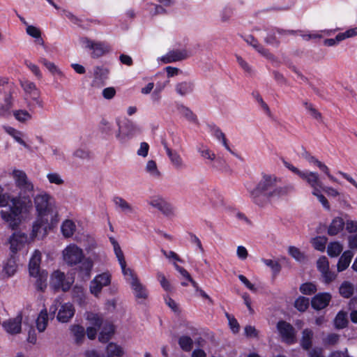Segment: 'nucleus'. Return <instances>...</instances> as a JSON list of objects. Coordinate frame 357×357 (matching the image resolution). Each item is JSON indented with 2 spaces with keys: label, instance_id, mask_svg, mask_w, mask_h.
<instances>
[{
  "label": "nucleus",
  "instance_id": "50",
  "mask_svg": "<svg viewBox=\"0 0 357 357\" xmlns=\"http://www.w3.org/2000/svg\"><path fill=\"white\" fill-rule=\"evenodd\" d=\"M113 125L111 123L108 122L107 120L102 119L100 121V130L102 133L107 135H112L113 133Z\"/></svg>",
  "mask_w": 357,
  "mask_h": 357
},
{
  "label": "nucleus",
  "instance_id": "61",
  "mask_svg": "<svg viewBox=\"0 0 357 357\" xmlns=\"http://www.w3.org/2000/svg\"><path fill=\"white\" fill-rule=\"evenodd\" d=\"M60 305H61L60 301L59 300L56 299L54 301L53 303L50 307L48 316H50V317L51 319L54 318L56 312L59 311Z\"/></svg>",
  "mask_w": 357,
  "mask_h": 357
},
{
  "label": "nucleus",
  "instance_id": "19",
  "mask_svg": "<svg viewBox=\"0 0 357 357\" xmlns=\"http://www.w3.org/2000/svg\"><path fill=\"white\" fill-rule=\"evenodd\" d=\"M299 177L305 180L312 188H322L323 183L320 181L319 174L317 172L309 171L302 172Z\"/></svg>",
  "mask_w": 357,
  "mask_h": 357
},
{
  "label": "nucleus",
  "instance_id": "34",
  "mask_svg": "<svg viewBox=\"0 0 357 357\" xmlns=\"http://www.w3.org/2000/svg\"><path fill=\"white\" fill-rule=\"evenodd\" d=\"M106 352L108 357H121L123 355V351L121 347L114 342H109L106 348Z\"/></svg>",
  "mask_w": 357,
  "mask_h": 357
},
{
  "label": "nucleus",
  "instance_id": "16",
  "mask_svg": "<svg viewBox=\"0 0 357 357\" xmlns=\"http://www.w3.org/2000/svg\"><path fill=\"white\" fill-rule=\"evenodd\" d=\"M41 253L36 250L31 257L29 263V273L31 277L38 275L42 272L40 269Z\"/></svg>",
  "mask_w": 357,
  "mask_h": 357
},
{
  "label": "nucleus",
  "instance_id": "39",
  "mask_svg": "<svg viewBox=\"0 0 357 357\" xmlns=\"http://www.w3.org/2000/svg\"><path fill=\"white\" fill-rule=\"evenodd\" d=\"M12 99L10 96H6L3 99L4 104L0 103V117H4L9 114L10 109L13 106Z\"/></svg>",
  "mask_w": 357,
  "mask_h": 357
},
{
  "label": "nucleus",
  "instance_id": "56",
  "mask_svg": "<svg viewBox=\"0 0 357 357\" xmlns=\"http://www.w3.org/2000/svg\"><path fill=\"white\" fill-rule=\"evenodd\" d=\"M87 320L90 321L92 324L100 328L102 324V319L96 314L89 313L86 317Z\"/></svg>",
  "mask_w": 357,
  "mask_h": 357
},
{
  "label": "nucleus",
  "instance_id": "18",
  "mask_svg": "<svg viewBox=\"0 0 357 357\" xmlns=\"http://www.w3.org/2000/svg\"><path fill=\"white\" fill-rule=\"evenodd\" d=\"M130 284L135 296L137 299H146L148 297V291L146 287L139 282L137 278H132V281H130Z\"/></svg>",
  "mask_w": 357,
  "mask_h": 357
},
{
  "label": "nucleus",
  "instance_id": "54",
  "mask_svg": "<svg viewBox=\"0 0 357 357\" xmlns=\"http://www.w3.org/2000/svg\"><path fill=\"white\" fill-rule=\"evenodd\" d=\"M317 266L319 271L321 273L329 269V263L325 256L321 257L317 261Z\"/></svg>",
  "mask_w": 357,
  "mask_h": 357
},
{
  "label": "nucleus",
  "instance_id": "62",
  "mask_svg": "<svg viewBox=\"0 0 357 357\" xmlns=\"http://www.w3.org/2000/svg\"><path fill=\"white\" fill-rule=\"evenodd\" d=\"M252 96L255 98L257 101L261 105V106L266 111V112L268 115H270L271 114L270 109H269L268 105L263 100V99H262L261 96H260V94L259 93V92H257V91L255 92L254 91L252 93Z\"/></svg>",
  "mask_w": 357,
  "mask_h": 357
},
{
  "label": "nucleus",
  "instance_id": "13",
  "mask_svg": "<svg viewBox=\"0 0 357 357\" xmlns=\"http://www.w3.org/2000/svg\"><path fill=\"white\" fill-rule=\"evenodd\" d=\"M331 298L329 293H319L312 298L311 305L314 310H322L328 305Z\"/></svg>",
  "mask_w": 357,
  "mask_h": 357
},
{
  "label": "nucleus",
  "instance_id": "27",
  "mask_svg": "<svg viewBox=\"0 0 357 357\" xmlns=\"http://www.w3.org/2000/svg\"><path fill=\"white\" fill-rule=\"evenodd\" d=\"M114 333V326L112 324H106L98 335V340L100 342L106 343L111 339Z\"/></svg>",
  "mask_w": 357,
  "mask_h": 357
},
{
  "label": "nucleus",
  "instance_id": "59",
  "mask_svg": "<svg viewBox=\"0 0 357 357\" xmlns=\"http://www.w3.org/2000/svg\"><path fill=\"white\" fill-rule=\"evenodd\" d=\"M336 276L337 275L335 273L331 272L329 269L321 273V277L323 278L324 282L326 284L331 283L335 279Z\"/></svg>",
  "mask_w": 357,
  "mask_h": 357
},
{
  "label": "nucleus",
  "instance_id": "42",
  "mask_svg": "<svg viewBox=\"0 0 357 357\" xmlns=\"http://www.w3.org/2000/svg\"><path fill=\"white\" fill-rule=\"evenodd\" d=\"M70 330L75 337L76 342L77 344L80 343L85 335L84 327L80 325H73Z\"/></svg>",
  "mask_w": 357,
  "mask_h": 357
},
{
  "label": "nucleus",
  "instance_id": "20",
  "mask_svg": "<svg viewBox=\"0 0 357 357\" xmlns=\"http://www.w3.org/2000/svg\"><path fill=\"white\" fill-rule=\"evenodd\" d=\"M149 204L160 211L163 214L168 215L172 213L171 206L160 197L153 198L149 202Z\"/></svg>",
  "mask_w": 357,
  "mask_h": 357
},
{
  "label": "nucleus",
  "instance_id": "10",
  "mask_svg": "<svg viewBox=\"0 0 357 357\" xmlns=\"http://www.w3.org/2000/svg\"><path fill=\"white\" fill-rule=\"evenodd\" d=\"M277 329L286 343L291 344L295 342V329L289 323L279 321L277 324Z\"/></svg>",
  "mask_w": 357,
  "mask_h": 357
},
{
  "label": "nucleus",
  "instance_id": "25",
  "mask_svg": "<svg viewBox=\"0 0 357 357\" xmlns=\"http://www.w3.org/2000/svg\"><path fill=\"white\" fill-rule=\"evenodd\" d=\"M353 256L354 254L350 250H347L343 252L337 264L338 272H342L348 268L353 258Z\"/></svg>",
  "mask_w": 357,
  "mask_h": 357
},
{
  "label": "nucleus",
  "instance_id": "30",
  "mask_svg": "<svg viewBox=\"0 0 357 357\" xmlns=\"http://www.w3.org/2000/svg\"><path fill=\"white\" fill-rule=\"evenodd\" d=\"M176 91L181 96H186L193 91L194 84L191 82H183L176 84Z\"/></svg>",
  "mask_w": 357,
  "mask_h": 357
},
{
  "label": "nucleus",
  "instance_id": "45",
  "mask_svg": "<svg viewBox=\"0 0 357 357\" xmlns=\"http://www.w3.org/2000/svg\"><path fill=\"white\" fill-rule=\"evenodd\" d=\"M300 291L305 295H312L317 291V287L312 282H305L300 286Z\"/></svg>",
  "mask_w": 357,
  "mask_h": 357
},
{
  "label": "nucleus",
  "instance_id": "48",
  "mask_svg": "<svg viewBox=\"0 0 357 357\" xmlns=\"http://www.w3.org/2000/svg\"><path fill=\"white\" fill-rule=\"evenodd\" d=\"M303 105L314 119L317 120L321 119V114L314 107V105L312 103L307 101H304Z\"/></svg>",
  "mask_w": 357,
  "mask_h": 357
},
{
  "label": "nucleus",
  "instance_id": "17",
  "mask_svg": "<svg viewBox=\"0 0 357 357\" xmlns=\"http://www.w3.org/2000/svg\"><path fill=\"white\" fill-rule=\"evenodd\" d=\"M17 265L15 257L12 255L5 262H3L1 273L4 277L10 278L15 275L17 271Z\"/></svg>",
  "mask_w": 357,
  "mask_h": 357
},
{
  "label": "nucleus",
  "instance_id": "23",
  "mask_svg": "<svg viewBox=\"0 0 357 357\" xmlns=\"http://www.w3.org/2000/svg\"><path fill=\"white\" fill-rule=\"evenodd\" d=\"M167 155L171 163L176 169H181L185 167L181 155L176 151H172L171 149L167 148Z\"/></svg>",
  "mask_w": 357,
  "mask_h": 357
},
{
  "label": "nucleus",
  "instance_id": "43",
  "mask_svg": "<svg viewBox=\"0 0 357 357\" xmlns=\"http://www.w3.org/2000/svg\"><path fill=\"white\" fill-rule=\"evenodd\" d=\"M289 255L297 261H303L305 256L298 248L295 246H289L288 248Z\"/></svg>",
  "mask_w": 357,
  "mask_h": 357
},
{
  "label": "nucleus",
  "instance_id": "64",
  "mask_svg": "<svg viewBox=\"0 0 357 357\" xmlns=\"http://www.w3.org/2000/svg\"><path fill=\"white\" fill-rule=\"evenodd\" d=\"M26 31L28 35L34 38H39L41 35L40 29L32 25H27Z\"/></svg>",
  "mask_w": 357,
  "mask_h": 357
},
{
  "label": "nucleus",
  "instance_id": "46",
  "mask_svg": "<svg viewBox=\"0 0 357 357\" xmlns=\"http://www.w3.org/2000/svg\"><path fill=\"white\" fill-rule=\"evenodd\" d=\"M146 171L155 178H158L160 176V172L158 169L156 162L153 160L147 162Z\"/></svg>",
  "mask_w": 357,
  "mask_h": 357
},
{
  "label": "nucleus",
  "instance_id": "15",
  "mask_svg": "<svg viewBox=\"0 0 357 357\" xmlns=\"http://www.w3.org/2000/svg\"><path fill=\"white\" fill-rule=\"evenodd\" d=\"M188 57L187 51L183 50H172L164 55L161 61L164 63H170L178 61H182Z\"/></svg>",
  "mask_w": 357,
  "mask_h": 357
},
{
  "label": "nucleus",
  "instance_id": "26",
  "mask_svg": "<svg viewBox=\"0 0 357 357\" xmlns=\"http://www.w3.org/2000/svg\"><path fill=\"white\" fill-rule=\"evenodd\" d=\"M344 224V221L342 218L337 217L334 218L328 228V235H337L340 231L343 229Z\"/></svg>",
  "mask_w": 357,
  "mask_h": 357
},
{
  "label": "nucleus",
  "instance_id": "37",
  "mask_svg": "<svg viewBox=\"0 0 357 357\" xmlns=\"http://www.w3.org/2000/svg\"><path fill=\"white\" fill-rule=\"evenodd\" d=\"M75 229V225L72 220H65L61 227L63 235L65 237H70L73 236L74 231Z\"/></svg>",
  "mask_w": 357,
  "mask_h": 357
},
{
  "label": "nucleus",
  "instance_id": "21",
  "mask_svg": "<svg viewBox=\"0 0 357 357\" xmlns=\"http://www.w3.org/2000/svg\"><path fill=\"white\" fill-rule=\"evenodd\" d=\"M313 335L314 333L311 329L305 328L302 331L300 345L303 350L307 351V352L312 349Z\"/></svg>",
  "mask_w": 357,
  "mask_h": 357
},
{
  "label": "nucleus",
  "instance_id": "55",
  "mask_svg": "<svg viewBox=\"0 0 357 357\" xmlns=\"http://www.w3.org/2000/svg\"><path fill=\"white\" fill-rule=\"evenodd\" d=\"M357 36V27L351 28L347 30L344 32L340 33L337 34V39L344 40L351 37Z\"/></svg>",
  "mask_w": 357,
  "mask_h": 357
},
{
  "label": "nucleus",
  "instance_id": "63",
  "mask_svg": "<svg viewBox=\"0 0 357 357\" xmlns=\"http://www.w3.org/2000/svg\"><path fill=\"white\" fill-rule=\"evenodd\" d=\"M307 357H324V349L321 347H315L307 352Z\"/></svg>",
  "mask_w": 357,
  "mask_h": 357
},
{
  "label": "nucleus",
  "instance_id": "47",
  "mask_svg": "<svg viewBox=\"0 0 357 357\" xmlns=\"http://www.w3.org/2000/svg\"><path fill=\"white\" fill-rule=\"evenodd\" d=\"M262 262L270 267L274 275H278L281 271V265L276 261L272 259H262Z\"/></svg>",
  "mask_w": 357,
  "mask_h": 357
},
{
  "label": "nucleus",
  "instance_id": "5",
  "mask_svg": "<svg viewBox=\"0 0 357 357\" xmlns=\"http://www.w3.org/2000/svg\"><path fill=\"white\" fill-rule=\"evenodd\" d=\"M64 261L70 266L80 264L84 258L83 251L75 245L67 246L63 251Z\"/></svg>",
  "mask_w": 357,
  "mask_h": 357
},
{
  "label": "nucleus",
  "instance_id": "31",
  "mask_svg": "<svg viewBox=\"0 0 357 357\" xmlns=\"http://www.w3.org/2000/svg\"><path fill=\"white\" fill-rule=\"evenodd\" d=\"M33 277L36 278L35 283L36 289L40 291H44L47 287V271L43 270L38 275H33Z\"/></svg>",
  "mask_w": 357,
  "mask_h": 357
},
{
  "label": "nucleus",
  "instance_id": "1",
  "mask_svg": "<svg viewBox=\"0 0 357 357\" xmlns=\"http://www.w3.org/2000/svg\"><path fill=\"white\" fill-rule=\"evenodd\" d=\"M281 178L274 174L263 173L255 187L248 190L252 202L260 207L278 201L294 191L291 184L281 185Z\"/></svg>",
  "mask_w": 357,
  "mask_h": 357
},
{
  "label": "nucleus",
  "instance_id": "24",
  "mask_svg": "<svg viewBox=\"0 0 357 357\" xmlns=\"http://www.w3.org/2000/svg\"><path fill=\"white\" fill-rule=\"evenodd\" d=\"M113 202L116 207L119 208L121 211L125 214L135 213V208L121 197H114L113 198Z\"/></svg>",
  "mask_w": 357,
  "mask_h": 357
},
{
  "label": "nucleus",
  "instance_id": "14",
  "mask_svg": "<svg viewBox=\"0 0 357 357\" xmlns=\"http://www.w3.org/2000/svg\"><path fill=\"white\" fill-rule=\"evenodd\" d=\"M22 320V315H17L15 318L4 321L2 326L8 333L17 334L21 331Z\"/></svg>",
  "mask_w": 357,
  "mask_h": 357
},
{
  "label": "nucleus",
  "instance_id": "53",
  "mask_svg": "<svg viewBox=\"0 0 357 357\" xmlns=\"http://www.w3.org/2000/svg\"><path fill=\"white\" fill-rule=\"evenodd\" d=\"M157 278L164 290L166 291H170L172 290V287L169 282L166 279L165 275L162 273L158 272Z\"/></svg>",
  "mask_w": 357,
  "mask_h": 357
},
{
  "label": "nucleus",
  "instance_id": "44",
  "mask_svg": "<svg viewBox=\"0 0 357 357\" xmlns=\"http://www.w3.org/2000/svg\"><path fill=\"white\" fill-rule=\"evenodd\" d=\"M309 298L304 296H299L294 303L295 307L300 312H305L309 306Z\"/></svg>",
  "mask_w": 357,
  "mask_h": 357
},
{
  "label": "nucleus",
  "instance_id": "35",
  "mask_svg": "<svg viewBox=\"0 0 357 357\" xmlns=\"http://www.w3.org/2000/svg\"><path fill=\"white\" fill-rule=\"evenodd\" d=\"M339 293L344 298H350L354 294L353 284L348 281L343 282L339 288Z\"/></svg>",
  "mask_w": 357,
  "mask_h": 357
},
{
  "label": "nucleus",
  "instance_id": "11",
  "mask_svg": "<svg viewBox=\"0 0 357 357\" xmlns=\"http://www.w3.org/2000/svg\"><path fill=\"white\" fill-rule=\"evenodd\" d=\"M75 309L70 303H65L60 305L56 314V319L61 323H68L74 317Z\"/></svg>",
  "mask_w": 357,
  "mask_h": 357
},
{
  "label": "nucleus",
  "instance_id": "28",
  "mask_svg": "<svg viewBox=\"0 0 357 357\" xmlns=\"http://www.w3.org/2000/svg\"><path fill=\"white\" fill-rule=\"evenodd\" d=\"M4 130L10 136H12L14 139L23 146L26 149H30V146L28 145L22 138V133L16 130L15 128L10 127V126H3Z\"/></svg>",
  "mask_w": 357,
  "mask_h": 357
},
{
  "label": "nucleus",
  "instance_id": "2",
  "mask_svg": "<svg viewBox=\"0 0 357 357\" xmlns=\"http://www.w3.org/2000/svg\"><path fill=\"white\" fill-rule=\"evenodd\" d=\"M34 204L38 218L33 224L31 235L33 237L44 236L50 228L47 216L53 212L54 199L49 194L42 192L34 197Z\"/></svg>",
  "mask_w": 357,
  "mask_h": 357
},
{
  "label": "nucleus",
  "instance_id": "4",
  "mask_svg": "<svg viewBox=\"0 0 357 357\" xmlns=\"http://www.w3.org/2000/svg\"><path fill=\"white\" fill-rule=\"evenodd\" d=\"M73 282V280L66 278L63 272L57 270L52 273L50 284L54 291L62 290L66 292L70 289Z\"/></svg>",
  "mask_w": 357,
  "mask_h": 357
},
{
  "label": "nucleus",
  "instance_id": "22",
  "mask_svg": "<svg viewBox=\"0 0 357 357\" xmlns=\"http://www.w3.org/2000/svg\"><path fill=\"white\" fill-rule=\"evenodd\" d=\"M210 128L211 131L213 132L215 137L218 140L222 142V144L225 146V148L228 151H229L232 155H235L236 157H238V155L235 152H234L229 146L225 135L222 132V130L215 125H211L210 126Z\"/></svg>",
  "mask_w": 357,
  "mask_h": 357
},
{
  "label": "nucleus",
  "instance_id": "12",
  "mask_svg": "<svg viewBox=\"0 0 357 357\" xmlns=\"http://www.w3.org/2000/svg\"><path fill=\"white\" fill-rule=\"evenodd\" d=\"M27 241V235L22 231H15L10 237V249L13 254H15L22 249Z\"/></svg>",
  "mask_w": 357,
  "mask_h": 357
},
{
  "label": "nucleus",
  "instance_id": "8",
  "mask_svg": "<svg viewBox=\"0 0 357 357\" xmlns=\"http://www.w3.org/2000/svg\"><path fill=\"white\" fill-rule=\"evenodd\" d=\"M82 42L86 45V47L92 50L91 56L97 59L110 51L108 45L101 42H93L88 38H82Z\"/></svg>",
  "mask_w": 357,
  "mask_h": 357
},
{
  "label": "nucleus",
  "instance_id": "9",
  "mask_svg": "<svg viewBox=\"0 0 357 357\" xmlns=\"http://www.w3.org/2000/svg\"><path fill=\"white\" fill-rule=\"evenodd\" d=\"M111 282V276L107 273L98 275L90 283V291L92 294L98 296L102 287L108 286Z\"/></svg>",
  "mask_w": 357,
  "mask_h": 357
},
{
  "label": "nucleus",
  "instance_id": "6",
  "mask_svg": "<svg viewBox=\"0 0 357 357\" xmlns=\"http://www.w3.org/2000/svg\"><path fill=\"white\" fill-rule=\"evenodd\" d=\"M118 132L116 135V139L121 143H126L135 135L137 128L130 121H126L122 124L117 121Z\"/></svg>",
  "mask_w": 357,
  "mask_h": 357
},
{
  "label": "nucleus",
  "instance_id": "38",
  "mask_svg": "<svg viewBox=\"0 0 357 357\" xmlns=\"http://www.w3.org/2000/svg\"><path fill=\"white\" fill-rule=\"evenodd\" d=\"M178 343L182 350L185 351H190L193 347L192 339L188 335H182L179 337Z\"/></svg>",
  "mask_w": 357,
  "mask_h": 357
},
{
  "label": "nucleus",
  "instance_id": "33",
  "mask_svg": "<svg viewBox=\"0 0 357 357\" xmlns=\"http://www.w3.org/2000/svg\"><path fill=\"white\" fill-rule=\"evenodd\" d=\"M178 110L179 113L185 117L188 121L198 123V120L197 116L193 113V112L188 107L184 106L183 105H179L178 107Z\"/></svg>",
  "mask_w": 357,
  "mask_h": 357
},
{
  "label": "nucleus",
  "instance_id": "29",
  "mask_svg": "<svg viewBox=\"0 0 357 357\" xmlns=\"http://www.w3.org/2000/svg\"><path fill=\"white\" fill-rule=\"evenodd\" d=\"M79 266V273L83 279L88 280L91 277V273L93 268V261L87 258L83 259Z\"/></svg>",
  "mask_w": 357,
  "mask_h": 357
},
{
  "label": "nucleus",
  "instance_id": "52",
  "mask_svg": "<svg viewBox=\"0 0 357 357\" xmlns=\"http://www.w3.org/2000/svg\"><path fill=\"white\" fill-rule=\"evenodd\" d=\"M335 324L337 328H344L347 326L348 321L343 312H340L335 319Z\"/></svg>",
  "mask_w": 357,
  "mask_h": 357
},
{
  "label": "nucleus",
  "instance_id": "60",
  "mask_svg": "<svg viewBox=\"0 0 357 357\" xmlns=\"http://www.w3.org/2000/svg\"><path fill=\"white\" fill-rule=\"evenodd\" d=\"M317 166L319 168L321 171H322L324 173L326 174V176L331 181L333 182H337V178H335L333 175L330 174L329 169L325 164H324L321 161H319Z\"/></svg>",
  "mask_w": 357,
  "mask_h": 357
},
{
  "label": "nucleus",
  "instance_id": "7",
  "mask_svg": "<svg viewBox=\"0 0 357 357\" xmlns=\"http://www.w3.org/2000/svg\"><path fill=\"white\" fill-rule=\"evenodd\" d=\"M12 176L15 180V186L24 193L33 191V184L28 178L25 172L20 169H14Z\"/></svg>",
  "mask_w": 357,
  "mask_h": 357
},
{
  "label": "nucleus",
  "instance_id": "57",
  "mask_svg": "<svg viewBox=\"0 0 357 357\" xmlns=\"http://www.w3.org/2000/svg\"><path fill=\"white\" fill-rule=\"evenodd\" d=\"M95 79H105L107 75V70L100 66H96L93 69Z\"/></svg>",
  "mask_w": 357,
  "mask_h": 357
},
{
  "label": "nucleus",
  "instance_id": "41",
  "mask_svg": "<svg viewBox=\"0 0 357 357\" xmlns=\"http://www.w3.org/2000/svg\"><path fill=\"white\" fill-rule=\"evenodd\" d=\"M39 61L44 65L46 68L52 74V75H58L60 76L63 75L62 72L59 69V68L51 61H49L45 58H40Z\"/></svg>",
  "mask_w": 357,
  "mask_h": 357
},
{
  "label": "nucleus",
  "instance_id": "36",
  "mask_svg": "<svg viewBox=\"0 0 357 357\" xmlns=\"http://www.w3.org/2000/svg\"><path fill=\"white\" fill-rule=\"evenodd\" d=\"M342 250L343 247L339 242H331L328 245L327 253L331 257H336L342 252Z\"/></svg>",
  "mask_w": 357,
  "mask_h": 357
},
{
  "label": "nucleus",
  "instance_id": "49",
  "mask_svg": "<svg viewBox=\"0 0 357 357\" xmlns=\"http://www.w3.org/2000/svg\"><path fill=\"white\" fill-rule=\"evenodd\" d=\"M15 118L20 121L25 122L31 119V115L26 110L19 109L13 112Z\"/></svg>",
  "mask_w": 357,
  "mask_h": 357
},
{
  "label": "nucleus",
  "instance_id": "58",
  "mask_svg": "<svg viewBox=\"0 0 357 357\" xmlns=\"http://www.w3.org/2000/svg\"><path fill=\"white\" fill-rule=\"evenodd\" d=\"M47 178L48 181L51 183H54L56 185H61L63 183V180L61 178L60 175L57 173H49L47 175Z\"/></svg>",
  "mask_w": 357,
  "mask_h": 357
},
{
  "label": "nucleus",
  "instance_id": "40",
  "mask_svg": "<svg viewBox=\"0 0 357 357\" xmlns=\"http://www.w3.org/2000/svg\"><path fill=\"white\" fill-rule=\"evenodd\" d=\"M328 238L326 236H316L311 240V243L317 250L323 252L325 250Z\"/></svg>",
  "mask_w": 357,
  "mask_h": 357
},
{
  "label": "nucleus",
  "instance_id": "32",
  "mask_svg": "<svg viewBox=\"0 0 357 357\" xmlns=\"http://www.w3.org/2000/svg\"><path fill=\"white\" fill-rule=\"evenodd\" d=\"M48 313L47 310L43 309L36 319V327L39 332H43L47 326Z\"/></svg>",
  "mask_w": 357,
  "mask_h": 357
},
{
  "label": "nucleus",
  "instance_id": "3",
  "mask_svg": "<svg viewBox=\"0 0 357 357\" xmlns=\"http://www.w3.org/2000/svg\"><path fill=\"white\" fill-rule=\"evenodd\" d=\"M10 202L12 206L8 210H1L0 215L9 228L14 230L21 223L22 213L27 212L32 207V202L29 196L21 195L13 197Z\"/></svg>",
  "mask_w": 357,
  "mask_h": 357
},
{
  "label": "nucleus",
  "instance_id": "51",
  "mask_svg": "<svg viewBox=\"0 0 357 357\" xmlns=\"http://www.w3.org/2000/svg\"><path fill=\"white\" fill-rule=\"evenodd\" d=\"M266 43L278 47L280 45V41L275 36V30L273 29L264 38Z\"/></svg>",
  "mask_w": 357,
  "mask_h": 357
}]
</instances>
